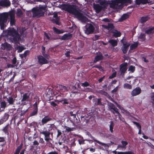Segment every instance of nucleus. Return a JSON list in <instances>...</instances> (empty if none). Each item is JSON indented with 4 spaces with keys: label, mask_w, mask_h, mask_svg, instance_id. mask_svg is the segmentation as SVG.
Returning a JSON list of instances; mask_svg holds the SVG:
<instances>
[{
    "label": "nucleus",
    "mask_w": 154,
    "mask_h": 154,
    "mask_svg": "<svg viewBox=\"0 0 154 154\" xmlns=\"http://www.w3.org/2000/svg\"><path fill=\"white\" fill-rule=\"evenodd\" d=\"M65 10L74 15L79 20L84 21L86 18L79 11V9L75 5H67L65 7Z\"/></svg>",
    "instance_id": "f257e3e1"
},
{
    "label": "nucleus",
    "mask_w": 154,
    "mask_h": 154,
    "mask_svg": "<svg viewBox=\"0 0 154 154\" xmlns=\"http://www.w3.org/2000/svg\"><path fill=\"white\" fill-rule=\"evenodd\" d=\"M8 34L10 36L12 37L13 42L15 44L19 43L20 39L21 36L19 34L17 31L14 28L10 29L8 31Z\"/></svg>",
    "instance_id": "f03ea898"
},
{
    "label": "nucleus",
    "mask_w": 154,
    "mask_h": 154,
    "mask_svg": "<svg viewBox=\"0 0 154 154\" xmlns=\"http://www.w3.org/2000/svg\"><path fill=\"white\" fill-rule=\"evenodd\" d=\"M33 17H39L44 15V12L39 10L37 7L33 8L32 9Z\"/></svg>",
    "instance_id": "7ed1b4c3"
},
{
    "label": "nucleus",
    "mask_w": 154,
    "mask_h": 154,
    "mask_svg": "<svg viewBox=\"0 0 154 154\" xmlns=\"http://www.w3.org/2000/svg\"><path fill=\"white\" fill-rule=\"evenodd\" d=\"M31 93L30 92H28L24 94L23 96V98L21 100L22 102V104L23 105H26V102H30L32 100V96L30 97Z\"/></svg>",
    "instance_id": "20e7f679"
},
{
    "label": "nucleus",
    "mask_w": 154,
    "mask_h": 154,
    "mask_svg": "<svg viewBox=\"0 0 154 154\" xmlns=\"http://www.w3.org/2000/svg\"><path fill=\"white\" fill-rule=\"evenodd\" d=\"M121 42L123 44L121 48V50L123 54H126L130 44L127 42L126 40L124 41V38L121 40Z\"/></svg>",
    "instance_id": "39448f33"
},
{
    "label": "nucleus",
    "mask_w": 154,
    "mask_h": 154,
    "mask_svg": "<svg viewBox=\"0 0 154 154\" xmlns=\"http://www.w3.org/2000/svg\"><path fill=\"white\" fill-rule=\"evenodd\" d=\"M85 33L87 35L92 34L94 32V27L91 24L87 25L85 26Z\"/></svg>",
    "instance_id": "423d86ee"
},
{
    "label": "nucleus",
    "mask_w": 154,
    "mask_h": 154,
    "mask_svg": "<svg viewBox=\"0 0 154 154\" xmlns=\"http://www.w3.org/2000/svg\"><path fill=\"white\" fill-rule=\"evenodd\" d=\"M39 133L40 134L44 135L45 140L46 142H48L50 140H52V139L50 137V133L49 131L47 130L43 131H40Z\"/></svg>",
    "instance_id": "0eeeda50"
},
{
    "label": "nucleus",
    "mask_w": 154,
    "mask_h": 154,
    "mask_svg": "<svg viewBox=\"0 0 154 154\" xmlns=\"http://www.w3.org/2000/svg\"><path fill=\"white\" fill-rule=\"evenodd\" d=\"M8 18V13H3L0 14V23H5Z\"/></svg>",
    "instance_id": "6e6552de"
},
{
    "label": "nucleus",
    "mask_w": 154,
    "mask_h": 154,
    "mask_svg": "<svg viewBox=\"0 0 154 154\" xmlns=\"http://www.w3.org/2000/svg\"><path fill=\"white\" fill-rule=\"evenodd\" d=\"M123 4H124V0H112L109 5L111 8H113L119 4L122 5Z\"/></svg>",
    "instance_id": "1a4fd4ad"
},
{
    "label": "nucleus",
    "mask_w": 154,
    "mask_h": 154,
    "mask_svg": "<svg viewBox=\"0 0 154 154\" xmlns=\"http://www.w3.org/2000/svg\"><path fill=\"white\" fill-rule=\"evenodd\" d=\"M10 17V23L11 26L14 25L15 22V14L12 11L8 13V17Z\"/></svg>",
    "instance_id": "9d476101"
},
{
    "label": "nucleus",
    "mask_w": 154,
    "mask_h": 154,
    "mask_svg": "<svg viewBox=\"0 0 154 154\" xmlns=\"http://www.w3.org/2000/svg\"><path fill=\"white\" fill-rule=\"evenodd\" d=\"M127 63L124 62L121 64L120 66V70L121 74H124L127 70Z\"/></svg>",
    "instance_id": "9b49d317"
},
{
    "label": "nucleus",
    "mask_w": 154,
    "mask_h": 154,
    "mask_svg": "<svg viewBox=\"0 0 154 154\" xmlns=\"http://www.w3.org/2000/svg\"><path fill=\"white\" fill-rule=\"evenodd\" d=\"M38 62L40 64L43 65L48 63V61L42 55L38 56Z\"/></svg>",
    "instance_id": "f8f14e48"
},
{
    "label": "nucleus",
    "mask_w": 154,
    "mask_h": 154,
    "mask_svg": "<svg viewBox=\"0 0 154 154\" xmlns=\"http://www.w3.org/2000/svg\"><path fill=\"white\" fill-rule=\"evenodd\" d=\"M141 90L139 87H137L133 90L131 92V95L134 96L139 94L141 92Z\"/></svg>",
    "instance_id": "ddd939ff"
},
{
    "label": "nucleus",
    "mask_w": 154,
    "mask_h": 154,
    "mask_svg": "<svg viewBox=\"0 0 154 154\" xmlns=\"http://www.w3.org/2000/svg\"><path fill=\"white\" fill-rule=\"evenodd\" d=\"M1 45L2 47V49L4 50L6 49L7 51H9L11 50L12 48L11 45L7 42L4 43H2Z\"/></svg>",
    "instance_id": "4468645a"
},
{
    "label": "nucleus",
    "mask_w": 154,
    "mask_h": 154,
    "mask_svg": "<svg viewBox=\"0 0 154 154\" xmlns=\"http://www.w3.org/2000/svg\"><path fill=\"white\" fill-rule=\"evenodd\" d=\"M72 38V34L70 33H66L62 36L61 38V39L63 40H68Z\"/></svg>",
    "instance_id": "2eb2a0df"
},
{
    "label": "nucleus",
    "mask_w": 154,
    "mask_h": 154,
    "mask_svg": "<svg viewBox=\"0 0 154 154\" xmlns=\"http://www.w3.org/2000/svg\"><path fill=\"white\" fill-rule=\"evenodd\" d=\"M9 115L7 113H5L2 118L0 119V125L6 121L8 119Z\"/></svg>",
    "instance_id": "dca6fc26"
},
{
    "label": "nucleus",
    "mask_w": 154,
    "mask_h": 154,
    "mask_svg": "<svg viewBox=\"0 0 154 154\" xmlns=\"http://www.w3.org/2000/svg\"><path fill=\"white\" fill-rule=\"evenodd\" d=\"M103 58V56L102 53L99 52L98 54L95 57L93 63H96L99 61L102 60Z\"/></svg>",
    "instance_id": "f3484780"
},
{
    "label": "nucleus",
    "mask_w": 154,
    "mask_h": 154,
    "mask_svg": "<svg viewBox=\"0 0 154 154\" xmlns=\"http://www.w3.org/2000/svg\"><path fill=\"white\" fill-rule=\"evenodd\" d=\"M52 120V118L49 116H46L42 119V125H43L45 124H46L48 122L51 121Z\"/></svg>",
    "instance_id": "a211bd4d"
},
{
    "label": "nucleus",
    "mask_w": 154,
    "mask_h": 154,
    "mask_svg": "<svg viewBox=\"0 0 154 154\" xmlns=\"http://www.w3.org/2000/svg\"><path fill=\"white\" fill-rule=\"evenodd\" d=\"M87 118H88V117L85 116L81 117V122L83 125H85L89 122V119H86Z\"/></svg>",
    "instance_id": "6ab92c4d"
},
{
    "label": "nucleus",
    "mask_w": 154,
    "mask_h": 154,
    "mask_svg": "<svg viewBox=\"0 0 154 154\" xmlns=\"http://www.w3.org/2000/svg\"><path fill=\"white\" fill-rule=\"evenodd\" d=\"M94 8L97 13H98L103 9V7L98 4H94Z\"/></svg>",
    "instance_id": "aec40b11"
},
{
    "label": "nucleus",
    "mask_w": 154,
    "mask_h": 154,
    "mask_svg": "<svg viewBox=\"0 0 154 154\" xmlns=\"http://www.w3.org/2000/svg\"><path fill=\"white\" fill-rule=\"evenodd\" d=\"M0 1L1 6L8 7L10 6L11 5L10 2L8 0H2Z\"/></svg>",
    "instance_id": "412c9836"
},
{
    "label": "nucleus",
    "mask_w": 154,
    "mask_h": 154,
    "mask_svg": "<svg viewBox=\"0 0 154 154\" xmlns=\"http://www.w3.org/2000/svg\"><path fill=\"white\" fill-rule=\"evenodd\" d=\"M78 139L77 138L78 141L79 142V143L80 145H83L85 143V141H90L91 140H84L83 138L82 137L78 136Z\"/></svg>",
    "instance_id": "4be33fe9"
},
{
    "label": "nucleus",
    "mask_w": 154,
    "mask_h": 154,
    "mask_svg": "<svg viewBox=\"0 0 154 154\" xmlns=\"http://www.w3.org/2000/svg\"><path fill=\"white\" fill-rule=\"evenodd\" d=\"M112 36L116 38L120 37L122 34L121 33L120 31L116 30L112 31Z\"/></svg>",
    "instance_id": "5701e85b"
},
{
    "label": "nucleus",
    "mask_w": 154,
    "mask_h": 154,
    "mask_svg": "<svg viewBox=\"0 0 154 154\" xmlns=\"http://www.w3.org/2000/svg\"><path fill=\"white\" fill-rule=\"evenodd\" d=\"M100 93L101 94L106 96L107 97H108L109 100H111V101H112V97L110 95H109L107 92L103 90H100Z\"/></svg>",
    "instance_id": "b1692460"
},
{
    "label": "nucleus",
    "mask_w": 154,
    "mask_h": 154,
    "mask_svg": "<svg viewBox=\"0 0 154 154\" xmlns=\"http://www.w3.org/2000/svg\"><path fill=\"white\" fill-rule=\"evenodd\" d=\"M103 26L105 28L108 30H112L114 28L113 24L112 23H109L108 25H103Z\"/></svg>",
    "instance_id": "393cba45"
},
{
    "label": "nucleus",
    "mask_w": 154,
    "mask_h": 154,
    "mask_svg": "<svg viewBox=\"0 0 154 154\" xmlns=\"http://www.w3.org/2000/svg\"><path fill=\"white\" fill-rule=\"evenodd\" d=\"M108 42L112 46L114 47L117 45L118 42L117 40L114 39H111L108 41Z\"/></svg>",
    "instance_id": "a878e982"
},
{
    "label": "nucleus",
    "mask_w": 154,
    "mask_h": 154,
    "mask_svg": "<svg viewBox=\"0 0 154 154\" xmlns=\"http://www.w3.org/2000/svg\"><path fill=\"white\" fill-rule=\"evenodd\" d=\"M100 4L101 6H102L103 9L106 8L108 5L109 4V2L106 1H102L100 2Z\"/></svg>",
    "instance_id": "bb28decb"
},
{
    "label": "nucleus",
    "mask_w": 154,
    "mask_h": 154,
    "mask_svg": "<svg viewBox=\"0 0 154 154\" xmlns=\"http://www.w3.org/2000/svg\"><path fill=\"white\" fill-rule=\"evenodd\" d=\"M69 119L71 122L73 124L78 122V120L76 118V115L70 116Z\"/></svg>",
    "instance_id": "cd10ccee"
},
{
    "label": "nucleus",
    "mask_w": 154,
    "mask_h": 154,
    "mask_svg": "<svg viewBox=\"0 0 154 154\" xmlns=\"http://www.w3.org/2000/svg\"><path fill=\"white\" fill-rule=\"evenodd\" d=\"M129 17V15L127 14H125L122 15L121 17L119 19V21H123V20L127 19Z\"/></svg>",
    "instance_id": "c85d7f7f"
},
{
    "label": "nucleus",
    "mask_w": 154,
    "mask_h": 154,
    "mask_svg": "<svg viewBox=\"0 0 154 154\" xmlns=\"http://www.w3.org/2000/svg\"><path fill=\"white\" fill-rule=\"evenodd\" d=\"M139 43L138 42H135V43L131 45L130 47V49L129 52L130 50H133L135 49L138 47Z\"/></svg>",
    "instance_id": "c756f323"
},
{
    "label": "nucleus",
    "mask_w": 154,
    "mask_h": 154,
    "mask_svg": "<svg viewBox=\"0 0 154 154\" xmlns=\"http://www.w3.org/2000/svg\"><path fill=\"white\" fill-rule=\"evenodd\" d=\"M110 111H111V112L114 114H115L116 113L117 114V115H119L121 116V114L119 112V109L116 106L114 107L112 109V110Z\"/></svg>",
    "instance_id": "7c9ffc66"
},
{
    "label": "nucleus",
    "mask_w": 154,
    "mask_h": 154,
    "mask_svg": "<svg viewBox=\"0 0 154 154\" xmlns=\"http://www.w3.org/2000/svg\"><path fill=\"white\" fill-rule=\"evenodd\" d=\"M7 101L10 105H13L14 104L15 100L14 99L13 97L12 96L9 97L7 98Z\"/></svg>",
    "instance_id": "2f4dec72"
},
{
    "label": "nucleus",
    "mask_w": 154,
    "mask_h": 154,
    "mask_svg": "<svg viewBox=\"0 0 154 154\" xmlns=\"http://www.w3.org/2000/svg\"><path fill=\"white\" fill-rule=\"evenodd\" d=\"M53 29L54 31V32H56V33L57 34H60L63 33H64L65 31L63 29H57L55 27H53Z\"/></svg>",
    "instance_id": "473e14b6"
},
{
    "label": "nucleus",
    "mask_w": 154,
    "mask_h": 154,
    "mask_svg": "<svg viewBox=\"0 0 154 154\" xmlns=\"http://www.w3.org/2000/svg\"><path fill=\"white\" fill-rule=\"evenodd\" d=\"M23 14V13L21 9L19 8L17 9L16 12V15L18 17H20L22 16Z\"/></svg>",
    "instance_id": "72a5a7b5"
},
{
    "label": "nucleus",
    "mask_w": 154,
    "mask_h": 154,
    "mask_svg": "<svg viewBox=\"0 0 154 154\" xmlns=\"http://www.w3.org/2000/svg\"><path fill=\"white\" fill-rule=\"evenodd\" d=\"M59 88L60 89L63 91H68V89L66 87V86L64 85H59Z\"/></svg>",
    "instance_id": "f704fd0d"
},
{
    "label": "nucleus",
    "mask_w": 154,
    "mask_h": 154,
    "mask_svg": "<svg viewBox=\"0 0 154 154\" xmlns=\"http://www.w3.org/2000/svg\"><path fill=\"white\" fill-rule=\"evenodd\" d=\"M23 146V144L21 143L16 149L14 154H19V152L22 149Z\"/></svg>",
    "instance_id": "c9c22d12"
},
{
    "label": "nucleus",
    "mask_w": 154,
    "mask_h": 154,
    "mask_svg": "<svg viewBox=\"0 0 154 154\" xmlns=\"http://www.w3.org/2000/svg\"><path fill=\"white\" fill-rule=\"evenodd\" d=\"M154 29V27H152L146 30L145 33L149 34H153L154 32L153 31Z\"/></svg>",
    "instance_id": "e433bc0d"
},
{
    "label": "nucleus",
    "mask_w": 154,
    "mask_h": 154,
    "mask_svg": "<svg viewBox=\"0 0 154 154\" xmlns=\"http://www.w3.org/2000/svg\"><path fill=\"white\" fill-rule=\"evenodd\" d=\"M3 131L8 135L9 134V125H7L2 129Z\"/></svg>",
    "instance_id": "4c0bfd02"
},
{
    "label": "nucleus",
    "mask_w": 154,
    "mask_h": 154,
    "mask_svg": "<svg viewBox=\"0 0 154 154\" xmlns=\"http://www.w3.org/2000/svg\"><path fill=\"white\" fill-rule=\"evenodd\" d=\"M149 17H143L140 18V21L141 23H144L146 22L148 20Z\"/></svg>",
    "instance_id": "58836bf2"
},
{
    "label": "nucleus",
    "mask_w": 154,
    "mask_h": 154,
    "mask_svg": "<svg viewBox=\"0 0 154 154\" xmlns=\"http://www.w3.org/2000/svg\"><path fill=\"white\" fill-rule=\"evenodd\" d=\"M58 101L62 103L63 104H67L69 103V102L68 101V100L66 99L59 100Z\"/></svg>",
    "instance_id": "ea45409f"
},
{
    "label": "nucleus",
    "mask_w": 154,
    "mask_h": 154,
    "mask_svg": "<svg viewBox=\"0 0 154 154\" xmlns=\"http://www.w3.org/2000/svg\"><path fill=\"white\" fill-rule=\"evenodd\" d=\"M108 106L110 110H111L115 106V105L113 103L109 102H108Z\"/></svg>",
    "instance_id": "a19ab883"
},
{
    "label": "nucleus",
    "mask_w": 154,
    "mask_h": 154,
    "mask_svg": "<svg viewBox=\"0 0 154 154\" xmlns=\"http://www.w3.org/2000/svg\"><path fill=\"white\" fill-rule=\"evenodd\" d=\"M52 21L53 23H55L56 24L60 25V23L59 22V19L58 18H56L55 19H53L52 20Z\"/></svg>",
    "instance_id": "79ce46f5"
},
{
    "label": "nucleus",
    "mask_w": 154,
    "mask_h": 154,
    "mask_svg": "<svg viewBox=\"0 0 154 154\" xmlns=\"http://www.w3.org/2000/svg\"><path fill=\"white\" fill-rule=\"evenodd\" d=\"M139 38L140 39H142L143 41H145L146 39L145 34L141 33L139 36Z\"/></svg>",
    "instance_id": "37998d69"
},
{
    "label": "nucleus",
    "mask_w": 154,
    "mask_h": 154,
    "mask_svg": "<svg viewBox=\"0 0 154 154\" xmlns=\"http://www.w3.org/2000/svg\"><path fill=\"white\" fill-rule=\"evenodd\" d=\"M114 125L113 122L111 121L109 125V130L112 133L113 131V128Z\"/></svg>",
    "instance_id": "c03bdc74"
},
{
    "label": "nucleus",
    "mask_w": 154,
    "mask_h": 154,
    "mask_svg": "<svg viewBox=\"0 0 154 154\" xmlns=\"http://www.w3.org/2000/svg\"><path fill=\"white\" fill-rule=\"evenodd\" d=\"M124 88L128 89H131L132 88V87L131 85L128 83H125L123 85Z\"/></svg>",
    "instance_id": "a18cd8bd"
},
{
    "label": "nucleus",
    "mask_w": 154,
    "mask_h": 154,
    "mask_svg": "<svg viewBox=\"0 0 154 154\" xmlns=\"http://www.w3.org/2000/svg\"><path fill=\"white\" fill-rule=\"evenodd\" d=\"M39 10L41 11H44L46 8V5H39V7H36Z\"/></svg>",
    "instance_id": "49530a36"
},
{
    "label": "nucleus",
    "mask_w": 154,
    "mask_h": 154,
    "mask_svg": "<svg viewBox=\"0 0 154 154\" xmlns=\"http://www.w3.org/2000/svg\"><path fill=\"white\" fill-rule=\"evenodd\" d=\"M38 111V110L33 109L32 111L31 112L29 115V117H31L36 115Z\"/></svg>",
    "instance_id": "de8ad7c7"
},
{
    "label": "nucleus",
    "mask_w": 154,
    "mask_h": 154,
    "mask_svg": "<svg viewBox=\"0 0 154 154\" xmlns=\"http://www.w3.org/2000/svg\"><path fill=\"white\" fill-rule=\"evenodd\" d=\"M135 69V67L134 66H133L132 65L130 66L128 71H130L131 72L133 73L134 72Z\"/></svg>",
    "instance_id": "09e8293b"
},
{
    "label": "nucleus",
    "mask_w": 154,
    "mask_h": 154,
    "mask_svg": "<svg viewBox=\"0 0 154 154\" xmlns=\"http://www.w3.org/2000/svg\"><path fill=\"white\" fill-rule=\"evenodd\" d=\"M39 103V101H38V102L36 101L35 103H34V104H33V109H35L37 110H38V105Z\"/></svg>",
    "instance_id": "8fccbe9b"
},
{
    "label": "nucleus",
    "mask_w": 154,
    "mask_h": 154,
    "mask_svg": "<svg viewBox=\"0 0 154 154\" xmlns=\"http://www.w3.org/2000/svg\"><path fill=\"white\" fill-rule=\"evenodd\" d=\"M93 139L94 141L96 142L97 143L100 145H101L102 146H105L106 145L105 143L101 142H100L99 141L96 140V139H95V138L94 137H93Z\"/></svg>",
    "instance_id": "3c124183"
},
{
    "label": "nucleus",
    "mask_w": 154,
    "mask_h": 154,
    "mask_svg": "<svg viewBox=\"0 0 154 154\" xmlns=\"http://www.w3.org/2000/svg\"><path fill=\"white\" fill-rule=\"evenodd\" d=\"M121 143L122 144V146H123L124 148L126 149V146L128 144V142L125 141H121Z\"/></svg>",
    "instance_id": "603ef678"
},
{
    "label": "nucleus",
    "mask_w": 154,
    "mask_h": 154,
    "mask_svg": "<svg viewBox=\"0 0 154 154\" xmlns=\"http://www.w3.org/2000/svg\"><path fill=\"white\" fill-rule=\"evenodd\" d=\"M78 111H75L74 110L73 111H71L69 113V116H73L76 115Z\"/></svg>",
    "instance_id": "864d4df0"
},
{
    "label": "nucleus",
    "mask_w": 154,
    "mask_h": 154,
    "mask_svg": "<svg viewBox=\"0 0 154 154\" xmlns=\"http://www.w3.org/2000/svg\"><path fill=\"white\" fill-rule=\"evenodd\" d=\"M17 50L18 52L20 53L22 52L24 49V48L22 46H19L17 47Z\"/></svg>",
    "instance_id": "5fc2aeb1"
},
{
    "label": "nucleus",
    "mask_w": 154,
    "mask_h": 154,
    "mask_svg": "<svg viewBox=\"0 0 154 154\" xmlns=\"http://www.w3.org/2000/svg\"><path fill=\"white\" fill-rule=\"evenodd\" d=\"M57 137L58 138L60 137H62V131L61 130H60L58 129H57Z\"/></svg>",
    "instance_id": "6e6d98bb"
},
{
    "label": "nucleus",
    "mask_w": 154,
    "mask_h": 154,
    "mask_svg": "<svg viewBox=\"0 0 154 154\" xmlns=\"http://www.w3.org/2000/svg\"><path fill=\"white\" fill-rule=\"evenodd\" d=\"M74 130V128H70L68 127H66L65 131V132H69L71 131H73Z\"/></svg>",
    "instance_id": "4d7b16f0"
},
{
    "label": "nucleus",
    "mask_w": 154,
    "mask_h": 154,
    "mask_svg": "<svg viewBox=\"0 0 154 154\" xmlns=\"http://www.w3.org/2000/svg\"><path fill=\"white\" fill-rule=\"evenodd\" d=\"M118 116L119 119L120 120V121H121L122 122H124L125 124H127V123L125 121V119L124 118L122 117V115L121 114V116L119 115H117Z\"/></svg>",
    "instance_id": "13d9d810"
},
{
    "label": "nucleus",
    "mask_w": 154,
    "mask_h": 154,
    "mask_svg": "<svg viewBox=\"0 0 154 154\" xmlns=\"http://www.w3.org/2000/svg\"><path fill=\"white\" fill-rule=\"evenodd\" d=\"M82 86L84 87H87L89 85V83L87 81H86L84 82L82 84Z\"/></svg>",
    "instance_id": "bf43d9fd"
},
{
    "label": "nucleus",
    "mask_w": 154,
    "mask_h": 154,
    "mask_svg": "<svg viewBox=\"0 0 154 154\" xmlns=\"http://www.w3.org/2000/svg\"><path fill=\"white\" fill-rule=\"evenodd\" d=\"M29 50L26 51L23 55V57L25 58H26V56L29 55Z\"/></svg>",
    "instance_id": "052dcab7"
},
{
    "label": "nucleus",
    "mask_w": 154,
    "mask_h": 154,
    "mask_svg": "<svg viewBox=\"0 0 154 154\" xmlns=\"http://www.w3.org/2000/svg\"><path fill=\"white\" fill-rule=\"evenodd\" d=\"M101 99L98 98L97 99V102H96V104L97 105H102V103L101 102Z\"/></svg>",
    "instance_id": "680f3d73"
},
{
    "label": "nucleus",
    "mask_w": 154,
    "mask_h": 154,
    "mask_svg": "<svg viewBox=\"0 0 154 154\" xmlns=\"http://www.w3.org/2000/svg\"><path fill=\"white\" fill-rule=\"evenodd\" d=\"M133 122L134 124L136 125V126L138 128V129L141 128V125L138 123L136 122Z\"/></svg>",
    "instance_id": "e2e57ef3"
},
{
    "label": "nucleus",
    "mask_w": 154,
    "mask_h": 154,
    "mask_svg": "<svg viewBox=\"0 0 154 154\" xmlns=\"http://www.w3.org/2000/svg\"><path fill=\"white\" fill-rule=\"evenodd\" d=\"M116 72H114L111 75L109 76V79H112L116 77Z\"/></svg>",
    "instance_id": "0e129e2a"
},
{
    "label": "nucleus",
    "mask_w": 154,
    "mask_h": 154,
    "mask_svg": "<svg viewBox=\"0 0 154 154\" xmlns=\"http://www.w3.org/2000/svg\"><path fill=\"white\" fill-rule=\"evenodd\" d=\"M48 142L47 143V144L48 145V146L49 147H51L52 148H54V146L50 142H49V141L48 142Z\"/></svg>",
    "instance_id": "69168bd1"
},
{
    "label": "nucleus",
    "mask_w": 154,
    "mask_h": 154,
    "mask_svg": "<svg viewBox=\"0 0 154 154\" xmlns=\"http://www.w3.org/2000/svg\"><path fill=\"white\" fill-rule=\"evenodd\" d=\"M6 106V103L5 101L2 102L1 103V107L2 108H5Z\"/></svg>",
    "instance_id": "338daca9"
},
{
    "label": "nucleus",
    "mask_w": 154,
    "mask_h": 154,
    "mask_svg": "<svg viewBox=\"0 0 154 154\" xmlns=\"http://www.w3.org/2000/svg\"><path fill=\"white\" fill-rule=\"evenodd\" d=\"M47 154H58V153L57 152L54 151L50 152L48 153Z\"/></svg>",
    "instance_id": "774afa93"
}]
</instances>
